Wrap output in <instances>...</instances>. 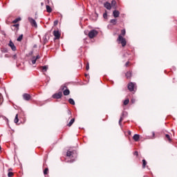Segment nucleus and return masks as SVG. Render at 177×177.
Listing matches in <instances>:
<instances>
[{"label": "nucleus", "instance_id": "nucleus-46", "mask_svg": "<svg viewBox=\"0 0 177 177\" xmlns=\"http://www.w3.org/2000/svg\"><path fill=\"white\" fill-rule=\"evenodd\" d=\"M132 103H135V100H131Z\"/></svg>", "mask_w": 177, "mask_h": 177}, {"label": "nucleus", "instance_id": "nucleus-36", "mask_svg": "<svg viewBox=\"0 0 177 177\" xmlns=\"http://www.w3.org/2000/svg\"><path fill=\"white\" fill-rule=\"evenodd\" d=\"M130 64H131V62H127L125 64V67H129Z\"/></svg>", "mask_w": 177, "mask_h": 177}, {"label": "nucleus", "instance_id": "nucleus-29", "mask_svg": "<svg viewBox=\"0 0 177 177\" xmlns=\"http://www.w3.org/2000/svg\"><path fill=\"white\" fill-rule=\"evenodd\" d=\"M124 113L122 115V116H121V118H120V120H119V124H120V125H121V122H122V121H123V120H124Z\"/></svg>", "mask_w": 177, "mask_h": 177}, {"label": "nucleus", "instance_id": "nucleus-25", "mask_svg": "<svg viewBox=\"0 0 177 177\" xmlns=\"http://www.w3.org/2000/svg\"><path fill=\"white\" fill-rule=\"evenodd\" d=\"M20 20H21V18H17L14 21H12V24H16V23L20 21Z\"/></svg>", "mask_w": 177, "mask_h": 177}, {"label": "nucleus", "instance_id": "nucleus-13", "mask_svg": "<svg viewBox=\"0 0 177 177\" xmlns=\"http://www.w3.org/2000/svg\"><path fill=\"white\" fill-rule=\"evenodd\" d=\"M113 17L115 18L120 17V11L115 10L113 12Z\"/></svg>", "mask_w": 177, "mask_h": 177}, {"label": "nucleus", "instance_id": "nucleus-37", "mask_svg": "<svg viewBox=\"0 0 177 177\" xmlns=\"http://www.w3.org/2000/svg\"><path fill=\"white\" fill-rule=\"evenodd\" d=\"M133 156H136V157H138L139 156V152H138L137 151H136L134 153H133Z\"/></svg>", "mask_w": 177, "mask_h": 177}, {"label": "nucleus", "instance_id": "nucleus-32", "mask_svg": "<svg viewBox=\"0 0 177 177\" xmlns=\"http://www.w3.org/2000/svg\"><path fill=\"white\" fill-rule=\"evenodd\" d=\"M13 175H15V174H13V172H12V171H9L8 174V177H12V176H13Z\"/></svg>", "mask_w": 177, "mask_h": 177}, {"label": "nucleus", "instance_id": "nucleus-17", "mask_svg": "<svg viewBox=\"0 0 177 177\" xmlns=\"http://www.w3.org/2000/svg\"><path fill=\"white\" fill-rule=\"evenodd\" d=\"M1 53H8V48L2 47L0 48Z\"/></svg>", "mask_w": 177, "mask_h": 177}, {"label": "nucleus", "instance_id": "nucleus-31", "mask_svg": "<svg viewBox=\"0 0 177 177\" xmlns=\"http://www.w3.org/2000/svg\"><path fill=\"white\" fill-rule=\"evenodd\" d=\"M49 171V169L48 168H46L44 170V175H48V172Z\"/></svg>", "mask_w": 177, "mask_h": 177}, {"label": "nucleus", "instance_id": "nucleus-41", "mask_svg": "<svg viewBox=\"0 0 177 177\" xmlns=\"http://www.w3.org/2000/svg\"><path fill=\"white\" fill-rule=\"evenodd\" d=\"M12 59H14V60H16V59H17V55H14L12 56Z\"/></svg>", "mask_w": 177, "mask_h": 177}, {"label": "nucleus", "instance_id": "nucleus-45", "mask_svg": "<svg viewBox=\"0 0 177 177\" xmlns=\"http://www.w3.org/2000/svg\"><path fill=\"white\" fill-rule=\"evenodd\" d=\"M44 41H48V39L46 38V35L45 36V39Z\"/></svg>", "mask_w": 177, "mask_h": 177}, {"label": "nucleus", "instance_id": "nucleus-16", "mask_svg": "<svg viewBox=\"0 0 177 177\" xmlns=\"http://www.w3.org/2000/svg\"><path fill=\"white\" fill-rule=\"evenodd\" d=\"M139 138H140V136L138 134H135L133 137V140H135V142H138Z\"/></svg>", "mask_w": 177, "mask_h": 177}, {"label": "nucleus", "instance_id": "nucleus-6", "mask_svg": "<svg viewBox=\"0 0 177 177\" xmlns=\"http://www.w3.org/2000/svg\"><path fill=\"white\" fill-rule=\"evenodd\" d=\"M63 97V93H62V91H59L57 93H55L53 95V99H62V97Z\"/></svg>", "mask_w": 177, "mask_h": 177}, {"label": "nucleus", "instance_id": "nucleus-26", "mask_svg": "<svg viewBox=\"0 0 177 177\" xmlns=\"http://www.w3.org/2000/svg\"><path fill=\"white\" fill-rule=\"evenodd\" d=\"M129 104V99H127L124 101L123 104L124 106H127Z\"/></svg>", "mask_w": 177, "mask_h": 177}, {"label": "nucleus", "instance_id": "nucleus-40", "mask_svg": "<svg viewBox=\"0 0 177 177\" xmlns=\"http://www.w3.org/2000/svg\"><path fill=\"white\" fill-rule=\"evenodd\" d=\"M86 70L88 71V70H89V63H87L86 66Z\"/></svg>", "mask_w": 177, "mask_h": 177}, {"label": "nucleus", "instance_id": "nucleus-5", "mask_svg": "<svg viewBox=\"0 0 177 177\" xmlns=\"http://www.w3.org/2000/svg\"><path fill=\"white\" fill-rule=\"evenodd\" d=\"M136 85V84H135L133 82L129 83V84H128L129 91H130V92H133V91H135Z\"/></svg>", "mask_w": 177, "mask_h": 177}, {"label": "nucleus", "instance_id": "nucleus-38", "mask_svg": "<svg viewBox=\"0 0 177 177\" xmlns=\"http://www.w3.org/2000/svg\"><path fill=\"white\" fill-rule=\"evenodd\" d=\"M12 27H16L17 30H19V24L13 25Z\"/></svg>", "mask_w": 177, "mask_h": 177}, {"label": "nucleus", "instance_id": "nucleus-20", "mask_svg": "<svg viewBox=\"0 0 177 177\" xmlns=\"http://www.w3.org/2000/svg\"><path fill=\"white\" fill-rule=\"evenodd\" d=\"M165 138H166V139H167V140L169 142V143H171L172 142V139H171V136H169V134H166Z\"/></svg>", "mask_w": 177, "mask_h": 177}, {"label": "nucleus", "instance_id": "nucleus-10", "mask_svg": "<svg viewBox=\"0 0 177 177\" xmlns=\"http://www.w3.org/2000/svg\"><path fill=\"white\" fill-rule=\"evenodd\" d=\"M23 97H24V100H27V101L31 100V99H32L31 95L28 93L23 94Z\"/></svg>", "mask_w": 177, "mask_h": 177}, {"label": "nucleus", "instance_id": "nucleus-35", "mask_svg": "<svg viewBox=\"0 0 177 177\" xmlns=\"http://www.w3.org/2000/svg\"><path fill=\"white\" fill-rule=\"evenodd\" d=\"M104 19H107V12L106 11L105 13L103 15Z\"/></svg>", "mask_w": 177, "mask_h": 177}, {"label": "nucleus", "instance_id": "nucleus-30", "mask_svg": "<svg viewBox=\"0 0 177 177\" xmlns=\"http://www.w3.org/2000/svg\"><path fill=\"white\" fill-rule=\"evenodd\" d=\"M35 63H37V59H35V57H33L32 59V64H35Z\"/></svg>", "mask_w": 177, "mask_h": 177}, {"label": "nucleus", "instance_id": "nucleus-39", "mask_svg": "<svg viewBox=\"0 0 177 177\" xmlns=\"http://www.w3.org/2000/svg\"><path fill=\"white\" fill-rule=\"evenodd\" d=\"M57 24H59V21L55 20V21H54V26H57Z\"/></svg>", "mask_w": 177, "mask_h": 177}, {"label": "nucleus", "instance_id": "nucleus-47", "mask_svg": "<svg viewBox=\"0 0 177 177\" xmlns=\"http://www.w3.org/2000/svg\"><path fill=\"white\" fill-rule=\"evenodd\" d=\"M131 131H128V134H129V135H131Z\"/></svg>", "mask_w": 177, "mask_h": 177}, {"label": "nucleus", "instance_id": "nucleus-48", "mask_svg": "<svg viewBox=\"0 0 177 177\" xmlns=\"http://www.w3.org/2000/svg\"><path fill=\"white\" fill-rule=\"evenodd\" d=\"M12 171V168L8 169V171L10 172Z\"/></svg>", "mask_w": 177, "mask_h": 177}, {"label": "nucleus", "instance_id": "nucleus-2", "mask_svg": "<svg viewBox=\"0 0 177 177\" xmlns=\"http://www.w3.org/2000/svg\"><path fill=\"white\" fill-rule=\"evenodd\" d=\"M97 34H99L97 30H91L88 32V37L91 38V39H92L93 38H95V37H96V35H97Z\"/></svg>", "mask_w": 177, "mask_h": 177}, {"label": "nucleus", "instance_id": "nucleus-22", "mask_svg": "<svg viewBox=\"0 0 177 177\" xmlns=\"http://www.w3.org/2000/svg\"><path fill=\"white\" fill-rule=\"evenodd\" d=\"M127 33V32L125 31V29H123L121 30V34L119 35H121V37H125V34Z\"/></svg>", "mask_w": 177, "mask_h": 177}, {"label": "nucleus", "instance_id": "nucleus-18", "mask_svg": "<svg viewBox=\"0 0 177 177\" xmlns=\"http://www.w3.org/2000/svg\"><path fill=\"white\" fill-rule=\"evenodd\" d=\"M46 12H48V13H51L52 8H50V6H46Z\"/></svg>", "mask_w": 177, "mask_h": 177}, {"label": "nucleus", "instance_id": "nucleus-28", "mask_svg": "<svg viewBox=\"0 0 177 177\" xmlns=\"http://www.w3.org/2000/svg\"><path fill=\"white\" fill-rule=\"evenodd\" d=\"M67 114L68 115V120H70V118H71L72 115H71V111L70 110L67 111Z\"/></svg>", "mask_w": 177, "mask_h": 177}, {"label": "nucleus", "instance_id": "nucleus-4", "mask_svg": "<svg viewBox=\"0 0 177 177\" xmlns=\"http://www.w3.org/2000/svg\"><path fill=\"white\" fill-rule=\"evenodd\" d=\"M61 91H64L63 94L64 95V96H68V95H70V90L67 88L66 86H62Z\"/></svg>", "mask_w": 177, "mask_h": 177}, {"label": "nucleus", "instance_id": "nucleus-19", "mask_svg": "<svg viewBox=\"0 0 177 177\" xmlns=\"http://www.w3.org/2000/svg\"><path fill=\"white\" fill-rule=\"evenodd\" d=\"M111 24H113V26H115V24H117V19H111L110 21Z\"/></svg>", "mask_w": 177, "mask_h": 177}, {"label": "nucleus", "instance_id": "nucleus-42", "mask_svg": "<svg viewBox=\"0 0 177 177\" xmlns=\"http://www.w3.org/2000/svg\"><path fill=\"white\" fill-rule=\"evenodd\" d=\"M41 57L38 55L36 56V57H35V59H36V60H38V59H39Z\"/></svg>", "mask_w": 177, "mask_h": 177}, {"label": "nucleus", "instance_id": "nucleus-21", "mask_svg": "<svg viewBox=\"0 0 177 177\" xmlns=\"http://www.w3.org/2000/svg\"><path fill=\"white\" fill-rule=\"evenodd\" d=\"M146 165H147V162L146 161V160L143 159L142 160V168L143 169L146 168Z\"/></svg>", "mask_w": 177, "mask_h": 177}, {"label": "nucleus", "instance_id": "nucleus-44", "mask_svg": "<svg viewBox=\"0 0 177 177\" xmlns=\"http://www.w3.org/2000/svg\"><path fill=\"white\" fill-rule=\"evenodd\" d=\"M151 133H152V136H153V138H154V136H155L154 132H152Z\"/></svg>", "mask_w": 177, "mask_h": 177}, {"label": "nucleus", "instance_id": "nucleus-9", "mask_svg": "<svg viewBox=\"0 0 177 177\" xmlns=\"http://www.w3.org/2000/svg\"><path fill=\"white\" fill-rule=\"evenodd\" d=\"M8 46H10V48H11V49H12V50H13V52H15V50H17L16 46H15V44L13 43V41H12V40L10 41V42L8 44Z\"/></svg>", "mask_w": 177, "mask_h": 177}, {"label": "nucleus", "instance_id": "nucleus-33", "mask_svg": "<svg viewBox=\"0 0 177 177\" xmlns=\"http://www.w3.org/2000/svg\"><path fill=\"white\" fill-rule=\"evenodd\" d=\"M116 3H117V2H116L115 0H112V1H111V5H112L113 6H115Z\"/></svg>", "mask_w": 177, "mask_h": 177}, {"label": "nucleus", "instance_id": "nucleus-15", "mask_svg": "<svg viewBox=\"0 0 177 177\" xmlns=\"http://www.w3.org/2000/svg\"><path fill=\"white\" fill-rule=\"evenodd\" d=\"M132 77V72L131 71H128L126 73V77L127 78V80L131 79Z\"/></svg>", "mask_w": 177, "mask_h": 177}, {"label": "nucleus", "instance_id": "nucleus-7", "mask_svg": "<svg viewBox=\"0 0 177 177\" xmlns=\"http://www.w3.org/2000/svg\"><path fill=\"white\" fill-rule=\"evenodd\" d=\"M28 21L30 23L31 26L33 27H35L36 28L38 27V25L37 24V21L31 17H28Z\"/></svg>", "mask_w": 177, "mask_h": 177}, {"label": "nucleus", "instance_id": "nucleus-27", "mask_svg": "<svg viewBox=\"0 0 177 177\" xmlns=\"http://www.w3.org/2000/svg\"><path fill=\"white\" fill-rule=\"evenodd\" d=\"M22 39H23V35H21L17 38V41H18L19 42H21V41H22Z\"/></svg>", "mask_w": 177, "mask_h": 177}, {"label": "nucleus", "instance_id": "nucleus-34", "mask_svg": "<svg viewBox=\"0 0 177 177\" xmlns=\"http://www.w3.org/2000/svg\"><path fill=\"white\" fill-rule=\"evenodd\" d=\"M2 102H3V100H2V94L0 93V106L1 104H2Z\"/></svg>", "mask_w": 177, "mask_h": 177}, {"label": "nucleus", "instance_id": "nucleus-12", "mask_svg": "<svg viewBox=\"0 0 177 177\" xmlns=\"http://www.w3.org/2000/svg\"><path fill=\"white\" fill-rule=\"evenodd\" d=\"M74 122H75V118H73L66 124V127H68L70 128V127H71L74 124Z\"/></svg>", "mask_w": 177, "mask_h": 177}, {"label": "nucleus", "instance_id": "nucleus-11", "mask_svg": "<svg viewBox=\"0 0 177 177\" xmlns=\"http://www.w3.org/2000/svg\"><path fill=\"white\" fill-rule=\"evenodd\" d=\"M104 7L106 8L108 10H111V3H109V1H106L104 3Z\"/></svg>", "mask_w": 177, "mask_h": 177}, {"label": "nucleus", "instance_id": "nucleus-14", "mask_svg": "<svg viewBox=\"0 0 177 177\" xmlns=\"http://www.w3.org/2000/svg\"><path fill=\"white\" fill-rule=\"evenodd\" d=\"M49 68V66H41L40 68L42 71V73H46L48 71V68Z\"/></svg>", "mask_w": 177, "mask_h": 177}, {"label": "nucleus", "instance_id": "nucleus-23", "mask_svg": "<svg viewBox=\"0 0 177 177\" xmlns=\"http://www.w3.org/2000/svg\"><path fill=\"white\" fill-rule=\"evenodd\" d=\"M14 122H15V124H17V122H19V114H17L15 115V118L14 120Z\"/></svg>", "mask_w": 177, "mask_h": 177}, {"label": "nucleus", "instance_id": "nucleus-1", "mask_svg": "<svg viewBox=\"0 0 177 177\" xmlns=\"http://www.w3.org/2000/svg\"><path fill=\"white\" fill-rule=\"evenodd\" d=\"M117 41H118V42H120V44H121V45L123 48H124V46H126L127 39L125 38H124L122 36L119 35Z\"/></svg>", "mask_w": 177, "mask_h": 177}, {"label": "nucleus", "instance_id": "nucleus-8", "mask_svg": "<svg viewBox=\"0 0 177 177\" xmlns=\"http://www.w3.org/2000/svg\"><path fill=\"white\" fill-rule=\"evenodd\" d=\"M53 35L55 37V39H60L61 34L59 30H54L53 31Z\"/></svg>", "mask_w": 177, "mask_h": 177}, {"label": "nucleus", "instance_id": "nucleus-43", "mask_svg": "<svg viewBox=\"0 0 177 177\" xmlns=\"http://www.w3.org/2000/svg\"><path fill=\"white\" fill-rule=\"evenodd\" d=\"M4 57H10V55H8V54H6V55H4Z\"/></svg>", "mask_w": 177, "mask_h": 177}, {"label": "nucleus", "instance_id": "nucleus-24", "mask_svg": "<svg viewBox=\"0 0 177 177\" xmlns=\"http://www.w3.org/2000/svg\"><path fill=\"white\" fill-rule=\"evenodd\" d=\"M68 102H69L70 104H72L73 106H74L75 104V102H74V100H73L72 98H70L68 100Z\"/></svg>", "mask_w": 177, "mask_h": 177}, {"label": "nucleus", "instance_id": "nucleus-3", "mask_svg": "<svg viewBox=\"0 0 177 177\" xmlns=\"http://www.w3.org/2000/svg\"><path fill=\"white\" fill-rule=\"evenodd\" d=\"M66 156L69 157V158H75L77 153H75V151H68L66 152Z\"/></svg>", "mask_w": 177, "mask_h": 177}]
</instances>
